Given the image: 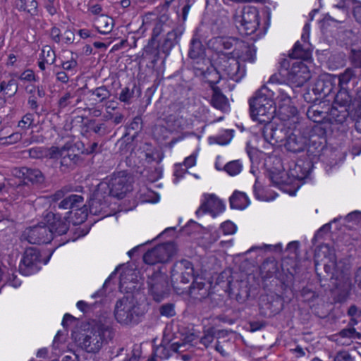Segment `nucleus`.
<instances>
[{
  "mask_svg": "<svg viewBox=\"0 0 361 361\" xmlns=\"http://www.w3.org/2000/svg\"><path fill=\"white\" fill-rule=\"evenodd\" d=\"M215 67H207L206 69L203 68H197L200 71V74L205 78L210 75H214L216 80L220 73L227 75L230 79L235 82H239L245 75L246 70L245 66L240 65L239 61L233 55L229 54L221 53L219 54L215 61Z\"/></svg>",
  "mask_w": 361,
  "mask_h": 361,
  "instance_id": "f257e3e1",
  "label": "nucleus"
},
{
  "mask_svg": "<svg viewBox=\"0 0 361 361\" xmlns=\"http://www.w3.org/2000/svg\"><path fill=\"white\" fill-rule=\"evenodd\" d=\"M338 90L335 95L334 102L329 110V120L333 123V128L339 125L338 129L343 132H347L348 126L347 119L349 116V111L352 104V97L348 88L338 87Z\"/></svg>",
  "mask_w": 361,
  "mask_h": 361,
  "instance_id": "f03ea898",
  "label": "nucleus"
},
{
  "mask_svg": "<svg viewBox=\"0 0 361 361\" xmlns=\"http://www.w3.org/2000/svg\"><path fill=\"white\" fill-rule=\"evenodd\" d=\"M324 269L326 275L322 276L320 274L317 273L321 287L324 290H329L333 293L336 302H344L350 295V281L344 277L335 276L331 272V265L325 264Z\"/></svg>",
  "mask_w": 361,
  "mask_h": 361,
  "instance_id": "7ed1b4c3",
  "label": "nucleus"
},
{
  "mask_svg": "<svg viewBox=\"0 0 361 361\" xmlns=\"http://www.w3.org/2000/svg\"><path fill=\"white\" fill-rule=\"evenodd\" d=\"M114 337L111 327L100 325L82 334L79 338L80 347L87 353L96 354L99 352L105 343H108Z\"/></svg>",
  "mask_w": 361,
  "mask_h": 361,
  "instance_id": "20e7f679",
  "label": "nucleus"
},
{
  "mask_svg": "<svg viewBox=\"0 0 361 361\" xmlns=\"http://www.w3.org/2000/svg\"><path fill=\"white\" fill-rule=\"evenodd\" d=\"M142 314L140 305L133 298L123 297L116 303L114 316L121 324H137Z\"/></svg>",
  "mask_w": 361,
  "mask_h": 361,
  "instance_id": "39448f33",
  "label": "nucleus"
},
{
  "mask_svg": "<svg viewBox=\"0 0 361 361\" xmlns=\"http://www.w3.org/2000/svg\"><path fill=\"white\" fill-rule=\"evenodd\" d=\"M172 287L178 294H183L187 290L186 286L194 279V266L188 259L176 261L170 271Z\"/></svg>",
  "mask_w": 361,
  "mask_h": 361,
  "instance_id": "423d86ee",
  "label": "nucleus"
},
{
  "mask_svg": "<svg viewBox=\"0 0 361 361\" xmlns=\"http://www.w3.org/2000/svg\"><path fill=\"white\" fill-rule=\"evenodd\" d=\"M307 155L308 160L303 161L302 164H297L298 169L302 173L301 176L296 175L298 179L307 177L313 168L314 163L320 160L322 157L329 155V148L326 147V141L307 140Z\"/></svg>",
  "mask_w": 361,
  "mask_h": 361,
  "instance_id": "0eeeda50",
  "label": "nucleus"
},
{
  "mask_svg": "<svg viewBox=\"0 0 361 361\" xmlns=\"http://www.w3.org/2000/svg\"><path fill=\"white\" fill-rule=\"evenodd\" d=\"M233 20L240 32L246 35H250L259 25L258 10L255 6H245L242 9L235 11Z\"/></svg>",
  "mask_w": 361,
  "mask_h": 361,
  "instance_id": "6e6552de",
  "label": "nucleus"
},
{
  "mask_svg": "<svg viewBox=\"0 0 361 361\" xmlns=\"http://www.w3.org/2000/svg\"><path fill=\"white\" fill-rule=\"evenodd\" d=\"M166 272V269L163 270V266H159L148 276L149 293L157 302H160L169 295L170 289Z\"/></svg>",
  "mask_w": 361,
  "mask_h": 361,
  "instance_id": "1a4fd4ad",
  "label": "nucleus"
},
{
  "mask_svg": "<svg viewBox=\"0 0 361 361\" xmlns=\"http://www.w3.org/2000/svg\"><path fill=\"white\" fill-rule=\"evenodd\" d=\"M281 67L286 71L288 82L295 87L302 86L311 77L308 67L302 61L284 59L281 62Z\"/></svg>",
  "mask_w": 361,
  "mask_h": 361,
  "instance_id": "9d476101",
  "label": "nucleus"
},
{
  "mask_svg": "<svg viewBox=\"0 0 361 361\" xmlns=\"http://www.w3.org/2000/svg\"><path fill=\"white\" fill-rule=\"evenodd\" d=\"M99 184L107 185L105 192L111 198L123 199L126 194L131 190L129 177L126 171H121L107 176Z\"/></svg>",
  "mask_w": 361,
  "mask_h": 361,
  "instance_id": "9b49d317",
  "label": "nucleus"
},
{
  "mask_svg": "<svg viewBox=\"0 0 361 361\" xmlns=\"http://www.w3.org/2000/svg\"><path fill=\"white\" fill-rule=\"evenodd\" d=\"M107 187L104 184H98L89 201L90 213L94 216H101L100 219L111 215L109 209L111 197L105 192Z\"/></svg>",
  "mask_w": 361,
  "mask_h": 361,
  "instance_id": "f8f14e48",
  "label": "nucleus"
},
{
  "mask_svg": "<svg viewBox=\"0 0 361 361\" xmlns=\"http://www.w3.org/2000/svg\"><path fill=\"white\" fill-rule=\"evenodd\" d=\"M288 123L279 121L276 123L274 121L266 123L262 128V134L264 140L271 144L276 145L286 142L293 126L288 125Z\"/></svg>",
  "mask_w": 361,
  "mask_h": 361,
  "instance_id": "ddd939ff",
  "label": "nucleus"
},
{
  "mask_svg": "<svg viewBox=\"0 0 361 361\" xmlns=\"http://www.w3.org/2000/svg\"><path fill=\"white\" fill-rule=\"evenodd\" d=\"M176 253L174 244L171 242L160 244L152 249L148 250L143 256V260L146 264L156 265L168 262ZM159 265L157 266V267Z\"/></svg>",
  "mask_w": 361,
  "mask_h": 361,
  "instance_id": "4468645a",
  "label": "nucleus"
},
{
  "mask_svg": "<svg viewBox=\"0 0 361 361\" xmlns=\"http://www.w3.org/2000/svg\"><path fill=\"white\" fill-rule=\"evenodd\" d=\"M335 87V81L333 76L326 78L317 79L310 86L304 94V99L307 102H315L319 98L329 96Z\"/></svg>",
  "mask_w": 361,
  "mask_h": 361,
  "instance_id": "2eb2a0df",
  "label": "nucleus"
},
{
  "mask_svg": "<svg viewBox=\"0 0 361 361\" xmlns=\"http://www.w3.org/2000/svg\"><path fill=\"white\" fill-rule=\"evenodd\" d=\"M83 142H68L63 146L62 161L61 166L67 169H73L78 164L83 161L82 154Z\"/></svg>",
  "mask_w": 361,
  "mask_h": 361,
  "instance_id": "dca6fc26",
  "label": "nucleus"
},
{
  "mask_svg": "<svg viewBox=\"0 0 361 361\" xmlns=\"http://www.w3.org/2000/svg\"><path fill=\"white\" fill-rule=\"evenodd\" d=\"M12 174L18 179H22L27 185L43 188L46 185V176L37 169L27 166L15 167Z\"/></svg>",
  "mask_w": 361,
  "mask_h": 361,
  "instance_id": "f3484780",
  "label": "nucleus"
},
{
  "mask_svg": "<svg viewBox=\"0 0 361 361\" xmlns=\"http://www.w3.org/2000/svg\"><path fill=\"white\" fill-rule=\"evenodd\" d=\"M305 130V134L307 135L308 140H323L326 141V136L329 131L334 133L336 132L338 135L345 133V132L341 131L338 128H333V123L329 120V123L324 121L318 123H308L307 122H301ZM337 127L339 125H336Z\"/></svg>",
  "mask_w": 361,
  "mask_h": 361,
  "instance_id": "a211bd4d",
  "label": "nucleus"
},
{
  "mask_svg": "<svg viewBox=\"0 0 361 361\" xmlns=\"http://www.w3.org/2000/svg\"><path fill=\"white\" fill-rule=\"evenodd\" d=\"M307 137L301 122L293 125L288 139L284 144L286 149L293 153H299L305 150L307 147Z\"/></svg>",
  "mask_w": 361,
  "mask_h": 361,
  "instance_id": "6ab92c4d",
  "label": "nucleus"
},
{
  "mask_svg": "<svg viewBox=\"0 0 361 361\" xmlns=\"http://www.w3.org/2000/svg\"><path fill=\"white\" fill-rule=\"evenodd\" d=\"M41 254L37 247H30L25 249L19 264V271L24 276L37 273L40 267Z\"/></svg>",
  "mask_w": 361,
  "mask_h": 361,
  "instance_id": "aec40b11",
  "label": "nucleus"
},
{
  "mask_svg": "<svg viewBox=\"0 0 361 361\" xmlns=\"http://www.w3.org/2000/svg\"><path fill=\"white\" fill-rule=\"evenodd\" d=\"M22 238L30 244H47L53 239L52 233L44 221L27 228L23 231Z\"/></svg>",
  "mask_w": 361,
  "mask_h": 361,
  "instance_id": "412c9836",
  "label": "nucleus"
},
{
  "mask_svg": "<svg viewBox=\"0 0 361 361\" xmlns=\"http://www.w3.org/2000/svg\"><path fill=\"white\" fill-rule=\"evenodd\" d=\"M184 32L185 25L183 23L177 24L171 30L166 32L163 39L159 41L154 48H157L158 51L168 56L171 49L179 44Z\"/></svg>",
  "mask_w": 361,
  "mask_h": 361,
  "instance_id": "4be33fe9",
  "label": "nucleus"
},
{
  "mask_svg": "<svg viewBox=\"0 0 361 361\" xmlns=\"http://www.w3.org/2000/svg\"><path fill=\"white\" fill-rule=\"evenodd\" d=\"M44 221L52 233L53 238L54 236L66 234L70 226V222L66 216H62L60 214L52 211L46 213Z\"/></svg>",
  "mask_w": 361,
  "mask_h": 361,
  "instance_id": "5701e85b",
  "label": "nucleus"
},
{
  "mask_svg": "<svg viewBox=\"0 0 361 361\" xmlns=\"http://www.w3.org/2000/svg\"><path fill=\"white\" fill-rule=\"evenodd\" d=\"M224 210L225 204L222 200L214 194H204V200L195 212V214L199 217L204 214H209L213 218H215Z\"/></svg>",
  "mask_w": 361,
  "mask_h": 361,
  "instance_id": "b1692460",
  "label": "nucleus"
},
{
  "mask_svg": "<svg viewBox=\"0 0 361 361\" xmlns=\"http://www.w3.org/2000/svg\"><path fill=\"white\" fill-rule=\"evenodd\" d=\"M284 307V300L279 295H266L259 303L260 313L264 317L270 318L281 312Z\"/></svg>",
  "mask_w": 361,
  "mask_h": 361,
  "instance_id": "393cba45",
  "label": "nucleus"
},
{
  "mask_svg": "<svg viewBox=\"0 0 361 361\" xmlns=\"http://www.w3.org/2000/svg\"><path fill=\"white\" fill-rule=\"evenodd\" d=\"M255 108H250V114L252 119L259 123H268L274 118L276 107L274 101L266 102L265 104H259Z\"/></svg>",
  "mask_w": 361,
  "mask_h": 361,
  "instance_id": "a878e982",
  "label": "nucleus"
},
{
  "mask_svg": "<svg viewBox=\"0 0 361 361\" xmlns=\"http://www.w3.org/2000/svg\"><path fill=\"white\" fill-rule=\"evenodd\" d=\"M113 126L106 122H102L96 119H89L86 118L80 126V133L82 136L87 137L92 133L99 137H103L109 133Z\"/></svg>",
  "mask_w": 361,
  "mask_h": 361,
  "instance_id": "bb28decb",
  "label": "nucleus"
},
{
  "mask_svg": "<svg viewBox=\"0 0 361 361\" xmlns=\"http://www.w3.org/2000/svg\"><path fill=\"white\" fill-rule=\"evenodd\" d=\"M256 51L254 44L240 40L230 54H233L238 60L243 62L253 63L256 58Z\"/></svg>",
  "mask_w": 361,
  "mask_h": 361,
  "instance_id": "cd10ccee",
  "label": "nucleus"
},
{
  "mask_svg": "<svg viewBox=\"0 0 361 361\" xmlns=\"http://www.w3.org/2000/svg\"><path fill=\"white\" fill-rule=\"evenodd\" d=\"M274 87L270 88L267 85L261 87L260 89L256 91L255 95L249 99L250 108H255L256 106H258L257 103L259 104H265L266 102L274 101Z\"/></svg>",
  "mask_w": 361,
  "mask_h": 361,
  "instance_id": "c85d7f7f",
  "label": "nucleus"
},
{
  "mask_svg": "<svg viewBox=\"0 0 361 361\" xmlns=\"http://www.w3.org/2000/svg\"><path fill=\"white\" fill-rule=\"evenodd\" d=\"M207 81L209 83L213 92L211 99V104L217 109L224 110L227 106L228 99L222 93L220 87L216 86V84L219 81V77L218 78V80L207 79Z\"/></svg>",
  "mask_w": 361,
  "mask_h": 361,
  "instance_id": "c756f323",
  "label": "nucleus"
},
{
  "mask_svg": "<svg viewBox=\"0 0 361 361\" xmlns=\"http://www.w3.org/2000/svg\"><path fill=\"white\" fill-rule=\"evenodd\" d=\"M84 202V197L79 195H70L66 196L59 203L54 204L52 206L53 212H57L59 210H72L75 207H80L82 205Z\"/></svg>",
  "mask_w": 361,
  "mask_h": 361,
  "instance_id": "7c9ffc66",
  "label": "nucleus"
},
{
  "mask_svg": "<svg viewBox=\"0 0 361 361\" xmlns=\"http://www.w3.org/2000/svg\"><path fill=\"white\" fill-rule=\"evenodd\" d=\"M322 108L317 104H314L308 107L307 111V118L312 121L314 123H323L326 121L329 123V110L328 108L327 111H324Z\"/></svg>",
  "mask_w": 361,
  "mask_h": 361,
  "instance_id": "2f4dec72",
  "label": "nucleus"
},
{
  "mask_svg": "<svg viewBox=\"0 0 361 361\" xmlns=\"http://www.w3.org/2000/svg\"><path fill=\"white\" fill-rule=\"evenodd\" d=\"M80 102L81 99L78 95V91L66 92L58 101V110L61 112L67 107H74Z\"/></svg>",
  "mask_w": 361,
  "mask_h": 361,
  "instance_id": "473e14b6",
  "label": "nucleus"
},
{
  "mask_svg": "<svg viewBox=\"0 0 361 361\" xmlns=\"http://www.w3.org/2000/svg\"><path fill=\"white\" fill-rule=\"evenodd\" d=\"M88 215L87 208L82 202V205L75 207L71 211L66 212V217L68 221L73 225H78L82 224L87 219Z\"/></svg>",
  "mask_w": 361,
  "mask_h": 361,
  "instance_id": "72a5a7b5",
  "label": "nucleus"
},
{
  "mask_svg": "<svg viewBox=\"0 0 361 361\" xmlns=\"http://www.w3.org/2000/svg\"><path fill=\"white\" fill-rule=\"evenodd\" d=\"M205 48L201 40L194 35L190 42L188 57L192 60H204Z\"/></svg>",
  "mask_w": 361,
  "mask_h": 361,
  "instance_id": "f704fd0d",
  "label": "nucleus"
},
{
  "mask_svg": "<svg viewBox=\"0 0 361 361\" xmlns=\"http://www.w3.org/2000/svg\"><path fill=\"white\" fill-rule=\"evenodd\" d=\"M192 282L189 287H187V292L191 298L197 300L206 298L209 292L206 288V284L203 281H197L192 279Z\"/></svg>",
  "mask_w": 361,
  "mask_h": 361,
  "instance_id": "c9c22d12",
  "label": "nucleus"
},
{
  "mask_svg": "<svg viewBox=\"0 0 361 361\" xmlns=\"http://www.w3.org/2000/svg\"><path fill=\"white\" fill-rule=\"evenodd\" d=\"M140 94V87L137 86L135 82H131L122 89L119 94V100L126 104H130L133 98L138 97Z\"/></svg>",
  "mask_w": 361,
  "mask_h": 361,
  "instance_id": "e433bc0d",
  "label": "nucleus"
},
{
  "mask_svg": "<svg viewBox=\"0 0 361 361\" xmlns=\"http://www.w3.org/2000/svg\"><path fill=\"white\" fill-rule=\"evenodd\" d=\"M13 6L20 12H25L34 17L38 15L39 3L37 0H15Z\"/></svg>",
  "mask_w": 361,
  "mask_h": 361,
  "instance_id": "4c0bfd02",
  "label": "nucleus"
},
{
  "mask_svg": "<svg viewBox=\"0 0 361 361\" xmlns=\"http://www.w3.org/2000/svg\"><path fill=\"white\" fill-rule=\"evenodd\" d=\"M230 207L234 209H244L250 204L249 199L243 192L235 190L229 198Z\"/></svg>",
  "mask_w": 361,
  "mask_h": 361,
  "instance_id": "58836bf2",
  "label": "nucleus"
},
{
  "mask_svg": "<svg viewBox=\"0 0 361 361\" xmlns=\"http://www.w3.org/2000/svg\"><path fill=\"white\" fill-rule=\"evenodd\" d=\"M357 77V70L353 67H348L338 75H334L333 78L335 80H338V86L341 87L348 88L349 82Z\"/></svg>",
  "mask_w": 361,
  "mask_h": 361,
  "instance_id": "ea45409f",
  "label": "nucleus"
},
{
  "mask_svg": "<svg viewBox=\"0 0 361 361\" xmlns=\"http://www.w3.org/2000/svg\"><path fill=\"white\" fill-rule=\"evenodd\" d=\"M165 28L166 25L161 20H159L155 24L152 30V37L149 40L148 44L144 49L146 53L152 54L154 52L153 49H154L156 44L157 43V37L162 32L166 31Z\"/></svg>",
  "mask_w": 361,
  "mask_h": 361,
  "instance_id": "a19ab883",
  "label": "nucleus"
},
{
  "mask_svg": "<svg viewBox=\"0 0 361 361\" xmlns=\"http://www.w3.org/2000/svg\"><path fill=\"white\" fill-rule=\"evenodd\" d=\"M87 94L93 97L91 99L94 100L95 104L104 102L111 96L110 90L105 85L88 90Z\"/></svg>",
  "mask_w": 361,
  "mask_h": 361,
  "instance_id": "79ce46f5",
  "label": "nucleus"
},
{
  "mask_svg": "<svg viewBox=\"0 0 361 361\" xmlns=\"http://www.w3.org/2000/svg\"><path fill=\"white\" fill-rule=\"evenodd\" d=\"M310 51L308 48L305 47L300 42H296L289 53V57L291 61H297L296 59H307L310 56Z\"/></svg>",
  "mask_w": 361,
  "mask_h": 361,
  "instance_id": "37998d69",
  "label": "nucleus"
},
{
  "mask_svg": "<svg viewBox=\"0 0 361 361\" xmlns=\"http://www.w3.org/2000/svg\"><path fill=\"white\" fill-rule=\"evenodd\" d=\"M96 29L99 33L107 35L110 33L114 27V20L106 16H101L97 19Z\"/></svg>",
  "mask_w": 361,
  "mask_h": 361,
  "instance_id": "c03bdc74",
  "label": "nucleus"
},
{
  "mask_svg": "<svg viewBox=\"0 0 361 361\" xmlns=\"http://www.w3.org/2000/svg\"><path fill=\"white\" fill-rule=\"evenodd\" d=\"M8 185L11 186L13 190L11 192L15 194L17 198L20 197H25L29 194L30 186L25 183H23L22 179H19L18 183L11 179L8 181Z\"/></svg>",
  "mask_w": 361,
  "mask_h": 361,
  "instance_id": "a18cd8bd",
  "label": "nucleus"
},
{
  "mask_svg": "<svg viewBox=\"0 0 361 361\" xmlns=\"http://www.w3.org/2000/svg\"><path fill=\"white\" fill-rule=\"evenodd\" d=\"M18 90V84L14 79L9 80L7 82L6 81L0 82V93L4 92V95L11 98Z\"/></svg>",
  "mask_w": 361,
  "mask_h": 361,
  "instance_id": "49530a36",
  "label": "nucleus"
},
{
  "mask_svg": "<svg viewBox=\"0 0 361 361\" xmlns=\"http://www.w3.org/2000/svg\"><path fill=\"white\" fill-rule=\"evenodd\" d=\"M343 226L348 229H355V228H354V226L361 227V212L354 211L353 212L349 213L343 219Z\"/></svg>",
  "mask_w": 361,
  "mask_h": 361,
  "instance_id": "de8ad7c7",
  "label": "nucleus"
},
{
  "mask_svg": "<svg viewBox=\"0 0 361 361\" xmlns=\"http://www.w3.org/2000/svg\"><path fill=\"white\" fill-rule=\"evenodd\" d=\"M82 154L83 155H92L94 156L102 152V145H99L96 141H87V143L83 142Z\"/></svg>",
  "mask_w": 361,
  "mask_h": 361,
  "instance_id": "09e8293b",
  "label": "nucleus"
},
{
  "mask_svg": "<svg viewBox=\"0 0 361 361\" xmlns=\"http://www.w3.org/2000/svg\"><path fill=\"white\" fill-rule=\"evenodd\" d=\"M233 132V130H226L223 135L216 137H209V142L210 144L216 143L221 145H227L232 139Z\"/></svg>",
  "mask_w": 361,
  "mask_h": 361,
  "instance_id": "8fccbe9b",
  "label": "nucleus"
},
{
  "mask_svg": "<svg viewBox=\"0 0 361 361\" xmlns=\"http://www.w3.org/2000/svg\"><path fill=\"white\" fill-rule=\"evenodd\" d=\"M40 56L47 64H53L56 61L55 51L48 45L43 47Z\"/></svg>",
  "mask_w": 361,
  "mask_h": 361,
  "instance_id": "3c124183",
  "label": "nucleus"
},
{
  "mask_svg": "<svg viewBox=\"0 0 361 361\" xmlns=\"http://www.w3.org/2000/svg\"><path fill=\"white\" fill-rule=\"evenodd\" d=\"M153 352L155 353V355L161 360H167L171 356L170 348H168L166 344H164L163 342L159 345L154 348Z\"/></svg>",
  "mask_w": 361,
  "mask_h": 361,
  "instance_id": "603ef678",
  "label": "nucleus"
},
{
  "mask_svg": "<svg viewBox=\"0 0 361 361\" xmlns=\"http://www.w3.org/2000/svg\"><path fill=\"white\" fill-rule=\"evenodd\" d=\"M338 152L332 149H329V155H326L324 157H322L320 160L326 163L327 166L330 168L336 166L338 163Z\"/></svg>",
  "mask_w": 361,
  "mask_h": 361,
  "instance_id": "864d4df0",
  "label": "nucleus"
},
{
  "mask_svg": "<svg viewBox=\"0 0 361 361\" xmlns=\"http://www.w3.org/2000/svg\"><path fill=\"white\" fill-rule=\"evenodd\" d=\"M216 331L214 327H210L204 331V336L200 338V343L202 344L205 348H208L209 345L213 342L215 338Z\"/></svg>",
  "mask_w": 361,
  "mask_h": 361,
  "instance_id": "5fc2aeb1",
  "label": "nucleus"
},
{
  "mask_svg": "<svg viewBox=\"0 0 361 361\" xmlns=\"http://www.w3.org/2000/svg\"><path fill=\"white\" fill-rule=\"evenodd\" d=\"M349 60L352 67L355 70L360 69L361 72V49H352Z\"/></svg>",
  "mask_w": 361,
  "mask_h": 361,
  "instance_id": "6e6d98bb",
  "label": "nucleus"
},
{
  "mask_svg": "<svg viewBox=\"0 0 361 361\" xmlns=\"http://www.w3.org/2000/svg\"><path fill=\"white\" fill-rule=\"evenodd\" d=\"M224 170L231 176L238 174L242 170V165L239 161H232L227 163L224 166Z\"/></svg>",
  "mask_w": 361,
  "mask_h": 361,
  "instance_id": "4d7b16f0",
  "label": "nucleus"
},
{
  "mask_svg": "<svg viewBox=\"0 0 361 361\" xmlns=\"http://www.w3.org/2000/svg\"><path fill=\"white\" fill-rule=\"evenodd\" d=\"M47 152L46 148L41 147H35L28 149L29 156L32 159L48 157Z\"/></svg>",
  "mask_w": 361,
  "mask_h": 361,
  "instance_id": "13d9d810",
  "label": "nucleus"
},
{
  "mask_svg": "<svg viewBox=\"0 0 361 361\" xmlns=\"http://www.w3.org/2000/svg\"><path fill=\"white\" fill-rule=\"evenodd\" d=\"M159 314L168 318L176 315L175 306L173 303H166L159 307Z\"/></svg>",
  "mask_w": 361,
  "mask_h": 361,
  "instance_id": "bf43d9fd",
  "label": "nucleus"
},
{
  "mask_svg": "<svg viewBox=\"0 0 361 361\" xmlns=\"http://www.w3.org/2000/svg\"><path fill=\"white\" fill-rule=\"evenodd\" d=\"M240 42V40L235 37H221L219 39V44L224 49H231L233 47L235 49Z\"/></svg>",
  "mask_w": 361,
  "mask_h": 361,
  "instance_id": "052dcab7",
  "label": "nucleus"
},
{
  "mask_svg": "<svg viewBox=\"0 0 361 361\" xmlns=\"http://www.w3.org/2000/svg\"><path fill=\"white\" fill-rule=\"evenodd\" d=\"M44 6L48 13L53 16L58 13V10L60 8V4L56 0H46L44 4Z\"/></svg>",
  "mask_w": 361,
  "mask_h": 361,
  "instance_id": "680f3d73",
  "label": "nucleus"
},
{
  "mask_svg": "<svg viewBox=\"0 0 361 361\" xmlns=\"http://www.w3.org/2000/svg\"><path fill=\"white\" fill-rule=\"evenodd\" d=\"M283 76H286V71H284V69L281 67L279 73L273 74L270 77L267 84L269 85L277 84L283 85V82L285 81Z\"/></svg>",
  "mask_w": 361,
  "mask_h": 361,
  "instance_id": "e2e57ef3",
  "label": "nucleus"
},
{
  "mask_svg": "<svg viewBox=\"0 0 361 361\" xmlns=\"http://www.w3.org/2000/svg\"><path fill=\"white\" fill-rule=\"evenodd\" d=\"M70 191L68 187H63L60 190H56L54 194L50 195V199L52 202V205L54 204L59 203L61 200H63L66 195Z\"/></svg>",
  "mask_w": 361,
  "mask_h": 361,
  "instance_id": "0e129e2a",
  "label": "nucleus"
},
{
  "mask_svg": "<svg viewBox=\"0 0 361 361\" xmlns=\"http://www.w3.org/2000/svg\"><path fill=\"white\" fill-rule=\"evenodd\" d=\"M338 335L342 338H360L361 337V334L357 332L354 327L343 329L338 333Z\"/></svg>",
  "mask_w": 361,
  "mask_h": 361,
  "instance_id": "69168bd1",
  "label": "nucleus"
},
{
  "mask_svg": "<svg viewBox=\"0 0 361 361\" xmlns=\"http://www.w3.org/2000/svg\"><path fill=\"white\" fill-rule=\"evenodd\" d=\"M34 121V115L30 113L26 114L18 122V127L23 129H28L32 126Z\"/></svg>",
  "mask_w": 361,
  "mask_h": 361,
  "instance_id": "338daca9",
  "label": "nucleus"
},
{
  "mask_svg": "<svg viewBox=\"0 0 361 361\" xmlns=\"http://www.w3.org/2000/svg\"><path fill=\"white\" fill-rule=\"evenodd\" d=\"M300 295L303 300L307 302H312L318 297V295L316 293V292L309 288L308 287H304L301 290Z\"/></svg>",
  "mask_w": 361,
  "mask_h": 361,
  "instance_id": "774afa93",
  "label": "nucleus"
}]
</instances>
